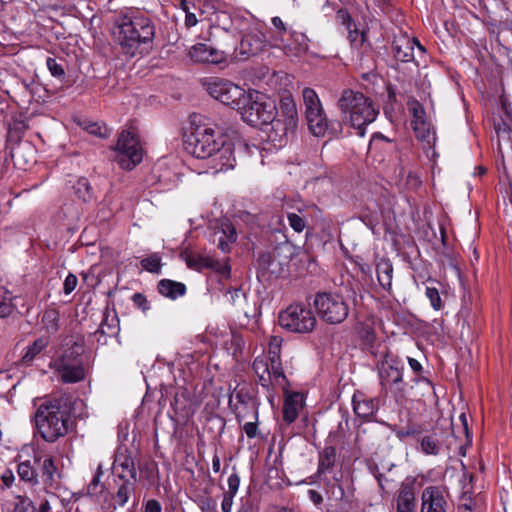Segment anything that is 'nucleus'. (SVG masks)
I'll list each match as a JSON object with an SVG mask.
<instances>
[{
	"label": "nucleus",
	"instance_id": "nucleus-1",
	"mask_svg": "<svg viewBox=\"0 0 512 512\" xmlns=\"http://www.w3.org/2000/svg\"><path fill=\"white\" fill-rule=\"evenodd\" d=\"M112 35L123 54L134 57L153 42L155 26L143 12L127 9L115 18Z\"/></svg>",
	"mask_w": 512,
	"mask_h": 512
},
{
	"label": "nucleus",
	"instance_id": "nucleus-2",
	"mask_svg": "<svg viewBox=\"0 0 512 512\" xmlns=\"http://www.w3.org/2000/svg\"><path fill=\"white\" fill-rule=\"evenodd\" d=\"M217 124L202 114L192 113L182 126V144L187 154L197 160L216 156L219 160L226 137H216Z\"/></svg>",
	"mask_w": 512,
	"mask_h": 512
},
{
	"label": "nucleus",
	"instance_id": "nucleus-3",
	"mask_svg": "<svg viewBox=\"0 0 512 512\" xmlns=\"http://www.w3.org/2000/svg\"><path fill=\"white\" fill-rule=\"evenodd\" d=\"M70 418L71 402L65 396L42 402L34 415L38 433L46 442L50 443L68 433Z\"/></svg>",
	"mask_w": 512,
	"mask_h": 512
},
{
	"label": "nucleus",
	"instance_id": "nucleus-4",
	"mask_svg": "<svg viewBox=\"0 0 512 512\" xmlns=\"http://www.w3.org/2000/svg\"><path fill=\"white\" fill-rule=\"evenodd\" d=\"M20 481L31 488L57 490L61 485L62 474L56 460L50 455L34 454L32 460H25L17 465Z\"/></svg>",
	"mask_w": 512,
	"mask_h": 512
},
{
	"label": "nucleus",
	"instance_id": "nucleus-5",
	"mask_svg": "<svg viewBox=\"0 0 512 512\" xmlns=\"http://www.w3.org/2000/svg\"><path fill=\"white\" fill-rule=\"evenodd\" d=\"M337 106L343 119L364 136L365 127L374 122L379 114L375 103L362 92L345 89L338 99Z\"/></svg>",
	"mask_w": 512,
	"mask_h": 512
},
{
	"label": "nucleus",
	"instance_id": "nucleus-6",
	"mask_svg": "<svg viewBox=\"0 0 512 512\" xmlns=\"http://www.w3.org/2000/svg\"><path fill=\"white\" fill-rule=\"evenodd\" d=\"M298 110L291 95L283 96L277 108V115L262 130L275 148L284 147L295 135L298 127Z\"/></svg>",
	"mask_w": 512,
	"mask_h": 512
},
{
	"label": "nucleus",
	"instance_id": "nucleus-7",
	"mask_svg": "<svg viewBox=\"0 0 512 512\" xmlns=\"http://www.w3.org/2000/svg\"><path fill=\"white\" fill-rule=\"evenodd\" d=\"M278 106L265 94L248 90L247 101L239 110L241 119L252 127L262 128L277 115Z\"/></svg>",
	"mask_w": 512,
	"mask_h": 512
},
{
	"label": "nucleus",
	"instance_id": "nucleus-8",
	"mask_svg": "<svg viewBox=\"0 0 512 512\" xmlns=\"http://www.w3.org/2000/svg\"><path fill=\"white\" fill-rule=\"evenodd\" d=\"M203 86L213 99L237 112L247 101L248 91L229 79L210 77L204 80Z\"/></svg>",
	"mask_w": 512,
	"mask_h": 512
},
{
	"label": "nucleus",
	"instance_id": "nucleus-9",
	"mask_svg": "<svg viewBox=\"0 0 512 512\" xmlns=\"http://www.w3.org/2000/svg\"><path fill=\"white\" fill-rule=\"evenodd\" d=\"M313 306L319 318L330 325L344 322L349 315V305L344 297L336 292H317Z\"/></svg>",
	"mask_w": 512,
	"mask_h": 512
},
{
	"label": "nucleus",
	"instance_id": "nucleus-10",
	"mask_svg": "<svg viewBox=\"0 0 512 512\" xmlns=\"http://www.w3.org/2000/svg\"><path fill=\"white\" fill-rule=\"evenodd\" d=\"M316 317L304 304H291L279 315L282 328L294 333H309L316 325Z\"/></svg>",
	"mask_w": 512,
	"mask_h": 512
},
{
	"label": "nucleus",
	"instance_id": "nucleus-11",
	"mask_svg": "<svg viewBox=\"0 0 512 512\" xmlns=\"http://www.w3.org/2000/svg\"><path fill=\"white\" fill-rule=\"evenodd\" d=\"M305 106V118L310 132L317 137L324 136L328 130V119L318 94L312 88L302 91Z\"/></svg>",
	"mask_w": 512,
	"mask_h": 512
},
{
	"label": "nucleus",
	"instance_id": "nucleus-12",
	"mask_svg": "<svg viewBox=\"0 0 512 512\" xmlns=\"http://www.w3.org/2000/svg\"><path fill=\"white\" fill-rule=\"evenodd\" d=\"M265 157L264 151L255 144H249L243 139L231 141L226 138L222 144L219 160H236V158H260L263 160Z\"/></svg>",
	"mask_w": 512,
	"mask_h": 512
},
{
	"label": "nucleus",
	"instance_id": "nucleus-13",
	"mask_svg": "<svg viewBox=\"0 0 512 512\" xmlns=\"http://www.w3.org/2000/svg\"><path fill=\"white\" fill-rule=\"evenodd\" d=\"M267 43V38L262 30V25L257 21H252L247 28L243 30L240 43L241 54L253 56L262 51Z\"/></svg>",
	"mask_w": 512,
	"mask_h": 512
},
{
	"label": "nucleus",
	"instance_id": "nucleus-14",
	"mask_svg": "<svg viewBox=\"0 0 512 512\" xmlns=\"http://www.w3.org/2000/svg\"><path fill=\"white\" fill-rule=\"evenodd\" d=\"M415 48L417 53L424 55L426 49L416 38H411L406 33H399L395 35L392 42V50L394 57L401 62L407 63L415 59Z\"/></svg>",
	"mask_w": 512,
	"mask_h": 512
},
{
	"label": "nucleus",
	"instance_id": "nucleus-15",
	"mask_svg": "<svg viewBox=\"0 0 512 512\" xmlns=\"http://www.w3.org/2000/svg\"><path fill=\"white\" fill-rule=\"evenodd\" d=\"M403 366L393 355L386 353L378 364V374L382 390H388L389 384H399L403 378Z\"/></svg>",
	"mask_w": 512,
	"mask_h": 512
},
{
	"label": "nucleus",
	"instance_id": "nucleus-16",
	"mask_svg": "<svg viewBox=\"0 0 512 512\" xmlns=\"http://www.w3.org/2000/svg\"><path fill=\"white\" fill-rule=\"evenodd\" d=\"M115 150L128 157L129 160H142L144 151L137 134L131 130H123L115 146Z\"/></svg>",
	"mask_w": 512,
	"mask_h": 512
},
{
	"label": "nucleus",
	"instance_id": "nucleus-17",
	"mask_svg": "<svg viewBox=\"0 0 512 512\" xmlns=\"http://www.w3.org/2000/svg\"><path fill=\"white\" fill-rule=\"evenodd\" d=\"M420 512H448L449 504L444 490L437 486H428L422 492Z\"/></svg>",
	"mask_w": 512,
	"mask_h": 512
},
{
	"label": "nucleus",
	"instance_id": "nucleus-18",
	"mask_svg": "<svg viewBox=\"0 0 512 512\" xmlns=\"http://www.w3.org/2000/svg\"><path fill=\"white\" fill-rule=\"evenodd\" d=\"M188 55L193 62L220 64L226 61V54L207 43H197L190 47Z\"/></svg>",
	"mask_w": 512,
	"mask_h": 512
},
{
	"label": "nucleus",
	"instance_id": "nucleus-19",
	"mask_svg": "<svg viewBox=\"0 0 512 512\" xmlns=\"http://www.w3.org/2000/svg\"><path fill=\"white\" fill-rule=\"evenodd\" d=\"M65 359H57L53 367L58 372L64 383H76L84 379L85 370L82 362H65Z\"/></svg>",
	"mask_w": 512,
	"mask_h": 512
},
{
	"label": "nucleus",
	"instance_id": "nucleus-20",
	"mask_svg": "<svg viewBox=\"0 0 512 512\" xmlns=\"http://www.w3.org/2000/svg\"><path fill=\"white\" fill-rule=\"evenodd\" d=\"M112 469L115 479H119L120 475L128 479H137L135 462L127 449L120 450L116 453Z\"/></svg>",
	"mask_w": 512,
	"mask_h": 512
},
{
	"label": "nucleus",
	"instance_id": "nucleus-21",
	"mask_svg": "<svg viewBox=\"0 0 512 512\" xmlns=\"http://www.w3.org/2000/svg\"><path fill=\"white\" fill-rule=\"evenodd\" d=\"M44 495L36 499L37 512H65L69 501L58 496L54 490L43 489Z\"/></svg>",
	"mask_w": 512,
	"mask_h": 512
},
{
	"label": "nucleus",
	"instance_id": "nucleus-22",
	"mask_svg": "<svg viewBox=\"0 0 512 512\" xmlns=\"http://www.w3.org/2000/svg\"><path fill=\"white\" fill-rule=\"evenodd\" d=\"M411 125L419 139L426 140L431 134V124L425 119V111L418 101L410 104Z\"/></svg>",
	"mask_w": 512,
	"mask_h": 512
},
{
	"label": "nucleus",
	"instance_id": "nucleus-23",
	"mask_svg": "<svg viewBox=\"0 0 512 512\" xmlns=\"http://www.w3.org/2000/svg\"><path fill=\"white\" fill-rule=\"evenodd\" d=\"M337 458L336 448L334 446H326L319 453L318 468L316 476L324 481L325 484L330 485L331 480L326 477V474L330 472L335 466Z\"/></svg>",
	"mask_w": 512,
	"mask_h": 512
},
{
	"label": "nucleus",
	"instance_id": "nucleus-24",
	"mask_svg": "<svg viewBox=\"0 0 512 512\" xmlns=\"http://www.w3.org/2000/svg\"><path fill=\"white\" fill-rule=\"evenodd\" d=\"M354 413L361 418H368L377 411L378 401L370 398L361 392H356L352 398Z\"/></svg>",
	"mask_w": 512,
	"mask_h": 512
},
{
	"label": "nucleus",
	"instance_id": "nucleus-25",
	"mask_svg": "<svg viewBox=\"0 0 512 512\" xmlns=\"http://www.w3.org/2000/svg\"><path fill=\"white\" fill-rule=\"evenodd\" d=\"M114 483L116 485L114 499L118 506L124 507L135 494L137 479H128L120 475L119 479H114Z\"/></svg>",
	"mask_w": 512,
	"mask_h": 512
},
{
	"label": "nucleus",
	"instance_id": "nucleus-26",
	"mask_svg": "<svg viewBox=\"0 0 512 512\" xmlns=\"http://www.w3.org/2000/svg\"><path fill=\"white\" fill-rule=\"evenodd\" d=\"M302 408V397L299 393L293 392L285 397L283 404V420L289 425L293 423Z\"/></svg>",
	"mask_w": 512,
	"mask_h": 512
},
{
	"label": "nucleus",
	"instance_id": "nucleus-27",
	"mask_svg": "<svg viewBox=\"0 0 512 512\" xmlns=\"http://www.w3.org/2000/svg\"><path fill=\"white\" fill-rule=\"evenodd\" d=\"M396 512H415V493L409 484H403L396 499Z\"/></svg>",
	"mask_w": 512,
	"mask_h": 512
},
{
	"label": "nucleus",
	"instance_id": "nucleus-28",
	"mask_svg": "<svg viewBox=\"0 0 512 512\" xmlns=\"http://www.w3.org/2000/svg\"><path fill=\"white\" fill-rule=\"evenodd\" d=\"M157 290L162 296L172 300L184 296L187 291L184 283L170 279L160 280L157 285Z\"/></svg>",
	"mask_w": 512,
	"mask_h": 512
},
{
	"label": "nucleus",
	"instance_id": "nucleus-29",
	"mask_svg": "<svg viewBox=\"0 0 512 512\" xmlns=\"http://www.w3.org/2000/svg\"><path fill=\"white\" fill-rule=\"evenodd\" d=\"M376 273L380 286L390 291L392 288L393 265L387 258H380L376 263Z\"/></svg>",
	"mask_w": 512,
	"mask_h": 512
},
{
	"label": "nucleus",
	"instance_id": "nucleus-30",
	"mask_svg": "<svg viewBox=\"0 0 512 512\" xmlns=\"http://www.w3.org/2000/svg\"><path fill=\"white\" fill-rule=\"evenodd\" d=\"M252 367L261 386L269 390L271 388L270 362L265 358L257 357L254 359Z\"/></svg>",
	"mask_w": 512,
	"mask_h": 512
},
{
	"label": "nucleus",
	"instance_id": "nucleus-31",
	"mask_svg": "<svg viewBox=\"0 0 512 512\" xmlns=\"http://www.w3.org/2000/svg\"><path fill=\"white\" fill-rule=\"evenodd\" d=\"M342 19L348 30V39L351 43V46L355 48L361 47L365 42L364 32L357 29L355 22L347 12L342 14Z\"/></svg>",
	"mask_w": 512,
	"mask_h": 512
},
{
	"label": "nucleus",
	"instance_id": "nucleus-32",
	"mask_svg": "<svg viewBox=\"0 0 512 512\" xmlns=\"http://www.w3.org/2000/svg\"><path fill=\"white\" fill-rule=\"evenodd\" d=\"M180 257L190 269L196 271H201L204 268H207L208 261L210 258L201 256L199 254H195L188 250L181 252Z\"/></svg>",
	"mask_w": 512,
	"mask_h": 512
},
{
	"label": "nucleus",
	"instance_id": "nucleus-33",
	"mask_svg": "<svg viewBox=\"0 0 512 512\" xmlns=\"http://www.w3.org/2000/svg\"><path fill=\"white\" fill-rule=\"evenodd\" d=\"M237 239L235 228L231 224L222 226L221 235L218 238L217 247L224 253L229 252L230 244Z\"/></svg>",
	"mask_w": 512,
	"mask_h": 512
},
{
	"label": "nucleus",
	"instance_id": "nucleus-34",
	"mask_svg": "<svg viewBox=\"0 0 512 512\" xmlns=\"http://www.w3.org/2000/svg\"><path fill=\"white\" fill-rule=\"evenodd\" d=\"M48 343L49 341L46 337L36 339L27 347L25 354L22 356V362L26 365L30 364L48 346Z\"/></svg>",
	"mask_w": 512,
	"mask_h": 512
},
{
	"label": "nucleus",
	"instance_id": "nucleus-35",
	"mask_svg": "<svg viewBox=\"0 0 512 512\" xmlns=\"http://www.w3.org/2000/svg\"><path fill=\"white\" fill-rule=\"evenodd\" d=\"M269 374L271 376V387L274 385L283 387L287 383L281 361L270 362Z\"/></svg>",
	"mask_w": 512,
	"mask_h": 512
},
{
	"label": "nucleus",
	"instance_id": "nucleus-36",
	"mask_svg": "<svg viewBox=\"0 0 512 512\" xmlns=\"http://www.w3.org/2000/svg\"><path fill=\"white\" fill-rule=\"evenodd\" d=\"M83 351V344L74 341L58 359H65V362H82L80 357Z\"/></svg>",
	"mask_w": 512,
	"mask_h": 512
},
{
	"label": "nucleus",
	"instance_id": "nucleus-37",
	"mask_svg": "<svg viewBox=\"0 0 512 512\" xmlns=\"http://www.w3.org/2000/svg\"><path fill=\"white\" fill-rule=\"evenodd\" d=\"M14 305L10 292L0 286V318H5L12 314Z\"/></svg>",
	"mask_w": 512,
	"mask_h": 512
},
{
	"label": "nucleus",
	"instance_id": "nucleus-38",
	"mask_svg": "<svg viewBox=\"0 0 512 512\" xmlns=\"http://www.w3.org/2000/svg\"><path fill=\"white\" fill-rule=\"evenodd\" d=\"M75 194L81 199L83 202H90L93 199L92 188L89 184V181L82 177L80 178L74 186Z\"/></svg>",
	"mask_w": 512,
	"mask_h": 512
},
{
	"label": "nucleus",
	"instance_id": "nucleus-39",
	"mask_svg": "<svg viewBox=\"0 0 512 512\" xmlns=\"http://www.w3.org/2000/svg\"><path fill=\"white\" fill-rule=\"evenodd\" d=\"M421 451L427 455H437L440 451V442L434 435H427L421 439Z\"/></svg>",
	"mask_w": 512,
	"mask_h": 512
},
{
	"label": "nucleus",
	"instance_id": "nucleus-40",
	"mask_svg": "<svg viewBox=\"0 0 512 512\" xmlns=\"http://www.w3.org/2000/svg\"><path fill=\"white\" fill-rule=\"evenodd\" d=\"M141 266L144 270L151 273H160L161 271V258L157 253H153L141 260Z\"/></svg>",
	"mask_w": 512,
	"mask_h": 512
},
{
	"label": "nucleus",
	"instance_id": "nucleus-41",
	"mask_svg": "<svg viewBox=\"0 0 512 512\" xmlns=\"http://www.w3.org/2000/svg\"><path fill=\"white\" fill-rule=\"evenodd\" d=\"M59 313L51 309L46 310L42 317V323L48 332H56L58 330Z\"/></svg>",
	"mask_w": 512,
	"mask_h": 512
},
{
	"label": "nucleus",
	"instance_id": "nucleus-42",
	"mask_svg": "<svg viewBox=\"0 0 512 512\" xmlns=\"http://www.w3.org/2000/svg\"><path fill=\"white\" fill-rule=\"evenodd\" d=\"M281 344L282 339L278 336H272L268 345V361L273 362L281 361L280 353H281Z\"/></svg>",
	"mask_w": 512,
	"mask_h": 512
},
{
	"label": "nucleus",
	"instance_id": "nucleus-43",
	"mask_svg": "<svg viewBox=\"0 0 512 512\" xmlns=\"http://www.w3.org/2000/svg\"><path fill=\"white\" fill-rule=\"evenodd\" d=\"M459 420H460L461 424H460V427L458 428V430H456L454 428V425L452 424V426H453V434H454V436L456 438H461V435H463L465 437L466 444L470 445L471 442H472V437H471V434L469 432L468 421H467L466 414L465 413H461L460 416H459Z\"/></svg>",
	"mask_w": 512,
	"mask_h": 512
},
{
	"label": "nucleus",
	"instance_id": "nucleus-44",
	"mask_svg": "<svg viewBox=\"0 0 512 512\" xmlns=\"http://www.w3.org/2000/svg\"><path fill=\"white\" fill-rule=\"evenodd\" d=\"M289 35H290L291 40L296 44L295 54H298V53L308 50L309 39L305 34H303L301 32L291 31V32H289Z\"/></svg>",
	"mask_w": 512,
	"mask_h": 512
},
{
	"label": "nucleus",
	"instance_id": "nucleus-45",
	"mask_svg": "<svg viewBox=\"0 0 512 512\" xmlns=\"http://www.w3.org/2000/svg\"><path fill=\"white\" fill-rule=\"evenodd\" d=\"M84 129L91 135L98 136L100 138H106L110 135V129L105 124L98 122H89L84 126Z\"/></svg>",
	"mask_w": 512,
	"mask_h": 512
},
{
	"label": "nucleus",
	"instance_id": "nucleus-46",
	"mask_svg": "<svg viewBox=\"0 0 512 512\" xmlns=\"http://www.w3.org/2000/svg\"><path fill=\"white\" fill-rule=\"evenodd\" d=\"M406 384L404 383V380L402 379V382L399 384H389L388 389L390 390L391 394L393 395L395 401L399 404L403 403L406 400Z\"/></svg>",
	"mask_w": 512,
	"mask_h": 512
},
{
	"label": "nucleus",
	"instance_id": "nucleus-47",
	"mask_svg": "<svg viewBox=\"0 0 512 512\" xmlns=\"http://www.w3.org/2000/svg\"><path fill=\"white\" fill-rule=\"evenodd\" d=\"M13 512H37V507L29 498L18 497Z\"/></svg>",
	"mask_w": 512,
	"mask_h": 512
},
{
	"label": "nucleus",
	"instance_id": "nucleus-48",
	"mask_svg": "<svg viewBox=\"0 0 512 512\" xmlns=\"http://www.w3.org/2000/svg\"><path fill=\"white\" fill-rule=\"evenodd\" d=\"M287 219L290 227L297 233H301L306 227L305 219L296 213H288Z\"/></svg>",
	"mask_w": 512,
	"mask_h": 512
},
{
	"label": "nucleus",
	"instance_id": "nucleus-49",
	"mask_svg": "<svg viewBox=\"0 0 512 512\" xmlns=\"http://www.w3.org/2000/svg\"><path fill=\"white\" fill-rule=\"evenodd\" d=\"M423 431V427L419 424H409L405 427H402L397 431L396 435L398 438L402 439L405 437L415 436L420 434Z\"/></svg>",
	"mask_w": 512,
	"mask_h": 512
},
{
	"label": "nucleus",
	"instance_id": "nucleus-50",
	"mask_svg": "<svg viewBox=\"0 0 512 512\" xmlns=\"http://www.w3.org/2000/svg\"><path fill=\"white\" fill-rule=\"evenodd\" d=\"M207 268L213 269L217 273L226 277H228L231 272V268L226 262H220L212 258H209Z\"/></svg>",
	"mask_w": 512,
	"mask_h": 512
},
{
	"label": "nucleus",
	"instance_id": "nucleus-51",
	"mask_svg": "<svg viewBox=\"0 0 512 512\" xmlns=\"http://www.w3.org/2000/svg\"><path fill=\"white\" fill-rule=\"evenodd\" d=\"M426 296L435 310H440L442 308V300L437 288L426 287Z\"/></svg>",
	"mask_w": 512,
	"mask_h": 512
},
{
	"label": "nucleus",
	"instance_id": "nucleus-52",
	"mask_svg": "<svg viewBox=\"0 0 512 512\" xmlns=\"http://www.w3.org/2000/svg\"><path fill=\"white\" fill-rule=\"evenodd\" d=\"M46 65L52 76L56 78H62L65 75L64 68L61 64H59L55 58L48 57L46 60Z\"/></svg>",
	"mask_w": 512,
	"mask_h": 512
},
{
	"label": "nucleus",
	"instance_id": "nucleus-53",
	"mask_svg": "<svg viewBox=\"0 0 512 512\" xmlns=\"http://www.w3.org/2000/svg\"><path fill=\"white\" fill-rule=\"evenodd\" d=\"M381 145L385 146L387 149H392L396 146L382 134H374L370 141V149L378 148Z\"/></svg>",
	"mask_w": 512,
	"mask_h": 512
},
{
	"label": "nucleus",
	"instance_id": "nucleus-54",
	"mask_svg": "<svg viewBox=\"0 0 512 512\" xmlns=\"http://www.w3.org/2000/svg\"><path fill=\"white\" fill-rule=\"evenodd\" d=\"M271 23L273 25V27L276 29L277 31V36L280 38L281 41H283V37L287 34H289V32H291L290 30H288L286 24L283 22V20L278 17V16H275L271 19Z\"/></svg>",
	"mask_w": 512,
	"mask_h": 512
},
{
	"label": "nucleus",
	"instance_id": "nucleus-55",
	"mask_svg": "<svg viewBox=\"0 0 512 512\" xmlns=\"http://www.w3.org/2000/svg\"><path fill=\"white\" fill-rule=\"evenodd\" d=\"M227 483H228V490L225 491L224 493L236 496L238 489H239V485H240L239 475L236 472L232 473L228 477Z\"/></svg>",
	"mask_w": 512,
	"mask_h": 512
},
{
	"label": "nucleus",
	"instance_id": "nucleus-56",
	"mask_svg": "<svg viewBox=\"0 0 512 512\" xmlns=\"http://www.w3.org/2000/svg\"><path fill=\"white\" fill-rule=\"evenodd\" d=\"M255 421L247 422L243 425V430L249 439H253L257 436L258 428H257V419H258V411L255 410L254 414Z\"/></svg>",
	"mask_w": 512,
	"mask_h": 512
},
{
	"label": "nucleus",
	"instance_id": "nucleus-57",
	"mask_svg": "<svg viewBox=\"0 0 512 512\" xmlns=\"http://www.w3.org/2000/svg\"><path fill=\"white\" fill-rule=\"evenodd\" d=\"M132 302L137 308L141 309L143 312H146L150 309L149 302L146 296L143 295L142 293H135L132 296Z\"/></svg>",
	"mask_w": 512,
	"mask_h": 512
},
{
	"label": "nucleus",
	"instance_id": "nucleus-58",
	"mask_svg": "<svg viewBox=\"0 0 512 512\" xmlns=\"http://www.w3.org/2000/svg\"><path fill=\"white\" fill-rule=\"evenodd\" d=\"M77 282V277L74 274L69 273L63 284L65 294H70L72 291H74L77 286Z\"/></svg>",
	"mask_w": 512,
	"mask_h": 512
},
{
	"label": "nucleus",
	"instance_id": "nucleus-59",
	"mask_svg": "<svg viewBox=\"0 0 512 512\" xmlns=\"http://www.w3.org/2000/svg\"><path fill=\"white\" fill-rule=\"evenodd\" d=\"M202 512H216V501L211 497H205L199 504Z\"/></svg>",
	"mask_w": 512,
	"mask_h": 512
},
{
	"label": "nucleus",
	"instance_id": "nucleus-60",
	"mask_svg": "<svg viewBox=\"0 0 512 512\" xmlns=\"http://www.w3.org/2000/svg\"><path fill=\"white\" fill-rule=\"evenodd\" d=\"M144 512H162V506L156 499H149L144 503Z\"/></svg>",
	"mask_w": 512,
	"mask_h": 512
},
{
	"label": "nucleus",
	"instance_id": "nucleus-61",
	"mask_svg": "<svg viewBox=\"0 0 512 512\" xmlns=\"http://www.w3.org/2000/svg\"><path fill=\"white\" fill-rule=\"evenodd\" d=\"M234 495L223 494V500L221 503L222 512H232Z\"/></svg>",
	"mask_w": 512,
	"mask_h": 512
},
{
	"label": "nucleus",
	"instance_id": "nucleus-62",
	"mask_svg": "<svg viewBox=\"0 0 512 512\" xmlns=\"http://www.w3.org/2000/svg\"><path fill=\"white\" fill-rule=\"evenodd\" d=\"M100 479L101 477L93 476L87 488L89 494H97L101 492L103 486L100 485Z\"/></svg>",
	"mask_w": 512,
	"mask_h": 512
},
{
	"label": "nucleus",
	"instance_id": "nucleus-63",
	"mask_svg": "<svg viewBox=\"0 0 512 512\" xmlns=\"http://www.w3.org/2000/svg\"><path fill=\"white\" fill-rule=\"evenodd\" d=\"M422 148L425 151L428 160H435L439 157V154L436 152L434 146L430 143L429 140H427L426 143H423Z\"/></svg>",
	"mask_w": 512,
	"mask_h": 512
},
{
	"label": "nucleus",
	"instance_id": "nucleus-64",
	"mask_svg": "<svg viewBox=\"0 0 512 512\" xmlns=\"http://www.w3.org/2000/svg\"><path fill=\"white\" fill-rule=\"evenodd\" d=\"M366 6L370 8L371 6H375L379 8L382 12H385L389 6V0H364Z\"/></svg>",
	"mask_w": 512,
	"mask_h": 512
}]
</instances>
